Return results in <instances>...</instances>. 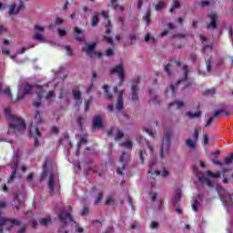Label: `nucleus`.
<instances>
[{"label": "nucleus", "instance_id": "obj_44", "mask_svg": "<svg viewBox=\"0 0 233 233\" xmlns=\"http://www.w3.org/2000/svg\"><path fill=\"white\" fill-rule=\"evenodd\" d=\"M114 197H108L106 200V205H114Z\"/></svg>", "mask_w": 233, "mask_h": 233}, {"label": "nucleus", "instance_id": "obj_34", "mask_svg": "<svg viewBox=\"0 0 233 233\" xmlns=\"http://www.w3.org/2000/svg\"><path fill=\"white\" fill-rule=\"evenodd\" d=\"M186 145L188 148L194 149L196 148V142L190 138L186 140Z\"/></svg>", "mask_w": 233, "mask_h": 233}, {"label": "nucleus", "instance_id": "obj_10", "mask_svg": "<svg viewBox=\"0 0 233 233\" xmlns=\"http://www.w3.org/2000/svg\"><path fill=\"white\" fill-rule=\"evenodd\" d=\"M110 74H116L120 79V85H123V82L125 81V67L123 66V64H119L117 66H115L110 69Z\"/></svg>", "mask_w": 233, "mask_h": 233}, {"label": "nucleus", "instance_id": "obj_31", "mask_svg": "<svg viewBox=\"0 0 233 233\" xmlns=\"http://www.w3.org/2000/svg\"><path fill=\"white\" fill-rule=\"evenodd\" d=\"M99 13H96V15L92 16L91 18V25L92 26H97L99 23Z\"/></svg>", "mask_w": 233, "mask_h": 233}, {"label": "nucleus", "instance_id": "obj_59", "mask_svg": "<svg viewBox=\"0 0 233 233\" xmlns=\"http://www.w3.org/2000/svg\"><path fill=\"white\" fill-rule=\"evenodd\" d=\"M105 40L106 43H109V45H112L114 43V40H112V37L110 36H105Z\"/></svg>", "mask_w": 233, "mask_h": 233}, {"label": "nucleus", "instance_id": "obj_12", "mask_svg": "<svg viewBox=\"0 0 233 233\" xmlns=\"http://www.w3.org/2000/svg\"><path fill=\"white\" fill-rule=\"evenodd\" d=\"M137 85H139V78L135 79L131 86L132 101H137V99H139V96L137 95V92H139V88L137 87Z\"/></svg>", "mask_w": 233, "mask_h": 233}, {"label": "nucleus", "instance_id": "obj_46", "mask_svg": "<svg viewBox=\"0 0 233 233\" xmlns=\"http://www.w3.org/2000/svg\"><path fill=\"white\" fill-rule=\"evenodd\" d=\"M85 145V144H86V137H82L81 138H80V141H79V143L77 144V150H79V145Z\"/></svg>", "mask_w": 233, "mask_h": 233}, {"label": "nucleus", "instance_id": "obj_47", "mask_svg": "<svg viewBox=\"0 0 233 233\" xmlns=\"http://www.w3.org/2000/svg\"><path fill=\"white\" fill-rule=\"evenodd\" d=\"M125 168H126L125 164H122V167H118V168L116 169L117 174H119V176H123V170H125Z\"/></svg>", "mask_w": 233, "mask_h": 233}, {"label": "nucleus", "instance_id": "obj_51", "mask_svg": "<svg viewBox=\"0 0 233 233\" xmlns=\"http://www.w3.org/2000/svg\"><path fill=\"white\" fill-rule=\"evenodd\" d=\"M159 227V223L156 222V221H153L150 223V228H158Z\"/></svg>", "mask_w": 233, "mask_h": 233}, {"label": "nucleus", "instance_id": "obj_2", "mask_svg": "<svg viewBox=\"0 0 233 233\" xmlns=\"http://www.w3.org/2000/svg\"><path fill=\"white\" fill-rule=\"evenodd\" d=\"M48 165H50V161H46L42 173V179H46L47 177V187L51 195L54 196L55 194H59L61 185L59 184V176L55 171L56 166H53V169H48Z\"/></svg>", "mask_w": 233, "mask_h": 233}, {"label": "nucleus", "instance_id": "obj_24", "mask_svg": "<svg viewBox=\"0 0 233 233\" xmlns=\"http://www.w3.org/2000/svg\"><path fill=\"white\" fill-rule=\"evenodd\" d=\"M56 76L60 79H66L68 77V72H66V69L61 68L57 73Z\"/></svg>", "mask_w": 233, "mask_h": 233}, {"label": "nucleus", "instance_id": "obj_11", "mask_svg": "<svg viewBox=\"0 0 233 233\" xmlns=\"http://www.w3.org/2000/svg\"><path fill=\"white\" fill-rule=\"evenodd\" d=\"M222 61L220 59H207L206 60V68L208 74H210L212 70H216L218 66L221 65Z\"/></svg>", "mask_w": 233, "mask_h": 233}, {"label": "nucleus", "instance_id": "obj_42", "mask_svg": "<svg viewBox=\"0 0 233 233\" xmlns=\"http://www.w3.org/2000/svg\"><path fill=\"white\" fill-rule=\"evenodd\" d=\"M146 43H148L149 41H152V43H156V38L151 37L150 34H147L145 36Z\"/></svg>", "mask_w": 233, "mask_h": 233}, {"label": "nucleus", "instance_id": "obj_62", "mask_svg": "<svg viewBox=\"0 0 233 233\" xmlns=\"http://www.w3.org/2000/svg\"><path fill=\"white\" fill-rule=\"evenodd\" d=\"M129 39H131V41H136V39H137V35L136 34H131L129 35Z\"/></svg>", "mask_w": 233, "mask_h": 233}, {"label": "nucleus", "instance_id": "obj_43", "mask_svg": "<svg viewBox=\"0 0 233 233\" xmlns=\"http://www.w3.org/2000/svg\"><path fill=\"white\" fill-rule=\"evenodd\" d=\"M144 132H146V134H148V136H150V137H154V133L152 132L151 128L145 127Z\"/></svg>", "mask_w": 233, "mask_h": 233}, {"label": "nucleus", "instance_id": "obj_16", "mask_svg": "<svg viewBox=\"0 0 233 233\" xmlns=\"http://www.w3.org/2000/svg\"><path fill=\"white\" fill-rule=\"evenodd\" d=\"M181 196H182L181 188L176 189L173 198L171 200L172 207H177V203H179V199H181Z\"/></svg>", "mask_w": 233, "mask_h": 233}, {"label": "nucleus", "instance_id": "obj_21", "mask_svg": "<svg viewBox=\"0 0 233 233\" xmlns=\"http://www.w3.org/2000/svg\"><path fill=\"white\" fill-rule=\"evenodd\" d=\"M73 96L75 101L76 102V105H81L83 103V101L81 100V92H79V90L74 89Z\"/></svg>", "mask_w": 233, "mask_h": 233}, {"label": "nucleus", "instance_id": "obj_9", "mask_svg": "<svg viewBox=\"0 0 233 233\" xmlns=\"http://www.w3.org/2000/svg\"><path fill=\"white\" fill-rule=\"evenodd\" d=\"M59 219L60 221L63 223L61 228L58 230L59 233L63 232V233H68V231H66V229H65V225H66V223H68V221L70 223H76L74 222V218H72V216L70 215V213H67L66 211H65L64 209H62V211L59 213Z\"/></svg>", "mask_w": 233, "mask_h": 233}, {"label": "nucleus", "instance_id": "obj_8", "mask_svg": "<svg viewBox=\"0 0 233 233\" xmlns=\"http://www.w3.org/2000/svg\"><path fill=\"white\" fill-rule=\"evenodd\" d=\"M23 1L21 0H15L12 2L7 6L8 15L9 17H14V15H18V14L21 13V10H23Z\"/></svg>", "mask_w": 233, "mask_h": 233}, {"label": "nucleus", "instance_id": "obj_15", "mask_svg": "<svg viewBox=\"0 0 233 233\" xmlns=\"http://www.w3.org/2000/svg\"><path fill=\"white\" fill-rule=\"evenodd\" d=\"M82 52H85L87 56H94V52H96V43L94 44H87L86 46L82 48Z\"/></svg>", "mask_w": 233, "mask_h": 233}, {"label": "nucleus", "instance_id": "obj_39", "mask_svg": "<svg viewBox=\"0 0 233 233\" xmlns=\"http://www.w3.org/2000/svg\"><path fill=\"white\" fill-rule=\"evenodd\" d=\"M120 145H121V147H124L125 148H132V147H133L132 141H130V140H127Z\"/></svg>", "mask_w": 233, "mask_h": 233}, {"label": "nucleus", "instance_id": "obj_48", "mask_svg": "<svg viewBox=\"0 0 233 233\" xmlns=\"http://www.w3.org/2000/svg\"><path fill=\"white\" fill-rule=\"evenodd\" d=\"M147 147L148 148V150L150 151V154H154V145L150 144V142L147 143Z\"/></svg>", "mask_w": 233, "mask_h": 233}, {"label": "nucleus", "instance_id": "obj_7", "mask_svg": "<svg viewBox=\"0 0 233 233\" xmlns=\"http://www.w3.org/2000/svg\"><path fill=\"white\" fill-rule=\"evenodd\" d=\"M148 174H151V176H161L162 177H168L170 176V173H168V170L164 168L161 172L157 170V160L153 159L149 163V169L147 171Z\"/></svg>", "mask_w": 233, "mask_h": 233}, {"label": "nucleus", "instance_id": "obj_64", "mask_svg": "<svg viewBox=\"0 0 233 233\" xmlns=\"http://www.w3.org/2000/svg\"><path fill=\"white\" fill-rule=\"evenodd\" d=\"M76 232H77V233H82V232H83V228H81V227L76 225Z\"/></svg>", "mask_w": 233, "mask_h": 233}, {"label": "nucleus", "instance_id": "obj_63", "mask_svg": "<svg viewBox=\"0 0 233 233\" xmlns=\"http://www.w3.org/2000/svg\"><path fill=\"white\" fill-rule=\"evenodd\" d=\"M27 181H33L34 180V173H30L27 177H26Z\"/></svg>", "mask_w": 233, "mask_h": 233}, {"label": "nucleus", "instance_id": "obj_6", "mask_svg": "<svg viewBox=\"0 0 233 233\" xmlns=\"http://www.w3.org/2000/svg\"><path fill=\"white\" fill-rule=\"evenodd\" d=\"M172 137V131L170 129H166L164 133L163 141L160 147V157L165 159L167 154L170 150V138Z\"/></svg>", "mask_w": 233, "mask_h": 233}, {"label": "nucleus", "instance_id": "obj_13", "mask_svg": "<svg viewBox=\"0 0 233 233\" xmlns=\"http://www.w3.org/2000/svg\"><path fill=\"white\" fill-rule=\"evenodd\" d=\"M208 17L211 22L208 25V30H215V28H218V19L219 16L215 13H211L208 15Z\"/></svg>", "mask_w": 233, "mask_h": 233}, {"label": "nucleus", "instance_id": "obj_54", "mask_svg": "<svg viewBox=\"0 0 233 233\" xmlns=\"http://www.w3.org/2000/svg\"><path fill=\"white\" fill-rule=\"evenodd\" d=\"M144 152L143 151H139V159H140V161H141V163H142V165H143V163H145V157H144Z\"/></svg>", "mask_w": 233, "mask_h": 233}, {"label": "nucleus", "instance_id": "obj_3", "mask_svg": "<svg viewBox=\"0 0 233 233\" xmlns=\"http://www.w3.org/2000/svg\"><path fill=\"white\" fill-rule=\"evenodd\" d=\"M176 66L177 68H180L181 70H183L184 78L178 80L175 86H170L169 90H170L171 94H174L176 92V88H177V86H179L180 85H185V83H187V78L188 76V66H187V65H185L177 60H169L167 65H166L164 66V71L167 74L168 77L172 76V70H174V68H176Z\"/></svg>", "mask_w": 233, "mask_h": 233}, {"label": "nucleus", "instance_id": "obj_30", "mask_svg": "<svg viewBox=\"0 0 233 233\" xmlns=\"http://www.w3.org/2000/svg\"><path fill=\"white\" fill-rule=\"evenodd\" d=\"M40 225L43 227H48L52 223V218H44L39 220Z\"/></svg>", "mask_w": 233, "mask_h": 233}, {"label": "nucleus", "instance_id": "obj_27", "mask_svg": "<svg viewBox=\"0 0 233 233\" xmlns=\"http://www.w3.org/2000/svg\"><path fill=\"white\" fill-rule=\"evenodd\" d=\"M219 116H221V111H216L214 113V115L211 116L208 120H207L206 127H208L210 125V123H212V121H214V119H216V117H219Z\"/></svg>", "mask_w": 233, "mask_h": 233}, {"label": "nucleus", "instance_id": "obj_1", "mask_svg": "<svg viewBox=\"0 0 233 233\" xmlns=\"http://www.w3.org/2000/svg\"><path fill=\"white\" fill-rule=\"evenodd\" d=\"M32 90L33 92L36 93V96L38 97V100L34 102V106L36 108H39V106H41V99H43V97L46 101H52V99L56 97V94L54 93V91L52 90L46 91V86H36L32 87L30 85L25 84L23 86L19 87L17 99H24L25 96L30 94Z\"/></svg>", "mask_w": 233, "mask_h": 233}, {"label": "nucleus", "instance_id": "obj_58", "mask_svg": "<svg viewBox=\"0 0 233 233\" xmlns=\"http://www.w3.org/2000/svg\"><path fill=\"white\" fill-rule=\"evenodd\" d=\"M35 30H36L37 32H45V27L39 25H36L35 26Z\"/></svg>", "mask_w": 233, "mask_h": 233}, {"label": "nucleus", "instance_id": "obj_37", "mask_svg": "<svg viewBox=\"0 0 233 233\" xmlns=\"http://www.w3.org/2000/svg\"><path fill=\"white\" fill-rule=\"evenodd\" d=\"M103 89L105 91L106 99H112V94L108 92V86H104Z\"/></svg>", "mask_w": 233, "mask_h": 233}, {"label": "nucleus", "instance_id": "obj_18", "mask_svg": "<svg viewBox=\"0 0 233 233\" xmlns=\"http://www.w3.org/2000/svg\"><path fill=\"white\" fill-rule=\"evenodd\" d=\"M116 108V110H123V90L118 93Z\"/></svg>", "mask_w": 233, "mask_h": 233}, {"label": "nucleus", "instance_id": "obj_29", "mask_svg": "<svg viewBox=\"0 0 233 233\" xmlns=\"http://www.w3.org/2000/svg\"><path fill=\"white\" fill-rule=\"evenodd\" d=\"M187 117H189V119H198V117H201V112L200 111H197L195 113L187 112Z\"/></svg>", "mask_w": 233, "mask_h": 233}, {"label": "nucleus", "instance_id": "obj_36", "mask_svg": "<svg viewBox=\"0 0 233 233\" xmlns=\"http://www.w3.org/2000/svg\"><path fill=\"white\" fill-rule=\"evenodd\" d=\"M193 170L199 181H207V177L201 176L199 173H198V167H193Z\"/></svg>", "mask_w": 233, "mask_h": 233}, {"label": "nucleus", "instance_id": "obj_50", "mask_svg": "<svg viewBox=\"0 0 233 233\" xmlns=\"http://www.w3.org/2000/svg\"><path fill=\"white\" fill-rule=\"evenodd\" d=\"M56 81H57V79H55L53 82H49L47 84V88H50V86H52V85L55 86V88H57L58 85L56 84Z\"/></svg>", "mask_w": 233, "mask_h": 233}, {"label": "nucleus", "instance_id": "obj_5", "mask_svg": "<svg viewBox=\"0 0 233 233\" xmlns=\"http://www.w3.org/2000/svg\"><path fill=\"white\" fill-rule=\"evenodd\" d=\"M41 123H43V118H41V114H39V111H36L29 128V132L32 137L35 139V147L39 145V137H41V131H39V128L37 127V125H41Z\"/></svg>", "mask_w": 233, "mask_h": 233}, {"label": "nucleus", "instance_id": "obj_19", "mask_svg": "<svg viewBox=\"0 0 233 233\" xmlns=\"http://www.w3.org/2000/svg\"><path fill=\"white\" fill-rule=\"evenodd\" d=\"M183 106H185V103L181 101H175L168 105V108L172 110H179V108H183Z\"/></svg>", "mask_w": 233, "mask_h": 233}, {"label": "nucleus", "instance_id": "obj_28", "mask_svg": "<svg viewBox=\"0 0 233 233\" xmlns=\"http://www.w3.org/2000/svg\"><path fill=\"white\" fill-rule=\"evenodd\" d=\"M177 8H181V2H179V0H173L171 8L169 9V12L172 13Z\"/></svg>", "mask_w": 233, "mask_h": 233}, {"label": "nucleus", "instance_id": "obj_32", "mask_svg": "<svg viewBox=\"0 0 233 233\" xmlns=\"http://www.w3.org/2000/svg\"><path fill=\"white\" fill-rule=\"evenodd\" d=\"M208 177H213L214 179H218V177H221V173L216 172L213 173L212 171L207 172Z\"/></svg>", "mask_w": 233, "mask_h": 233}, {"label": "nucleus", "instance_id": "obj_14", "mask_svg": "<svg viewBox=\"0 0 233 233\" xmlns=\"http://www.w3.org/2000/svg\"><path fill=\"white\" fill-rule=\"evenodd\" d=\"M14 159H15V163L13 166V175L8 180V183H12V181H14V178L15 177V172H17V168H19V154H15Z\"/></svg>", "mask_w": 233, "mask_h": 233}, {"label": "nucleus", "instance_id": "obj_52", "mask_svg": "<svg viewBox=\"0 0 233 233\" xmlns=\"http://www.w3.org/2000/svg\"><path fill=\"white\" fill-rule=\"evenodd\" d=\"M65 49H66V53H67V56H72V47H70V46H65Z\"/></svg>", "mask_w": 233, "mask_h": 233}, {"label": "nucleus", "instance_id": "obj_56", "mask_svg": "<svg viewBox=\"0 0 233 233\" xmlns=\"http://www.w3.org/2000/svg\"><path fill=\"white\" fill-rule=\"evenodd\" d=\"M114 8L115 10H119L120 12H123L125 10V6L119 5H114Z\"/></svg>", "mask_w": 233, "mask_h": 233}, {"label": "nucleus", "instance_id": "obj_26", "mask_svg": "<svg viewBox=\"0 0 233 233\" xmlns=\"http://www.w3.org/2000/svg\"><path fill=\"white\" fill-rule=\"evenodd\" d=\"M74 32H75V34L77 35H76V41L85 42V35H79V34H81V29H79L78 27H75Z\"/></svg>", "mask_w": 233, "mask_h": 233}, {"label": "nucleus", "instance_id": "obj_33", "mask_svg": "<svg viewBox=\"0 0 233 233\" xmlns=\"http://www.w3.org/2000/svg\"><path fill=\"white\" fill-rule=\"evenodd\" d=\"M149 103H153V105H159V100L157 99V96L152 94V91H150Z\"/></svg>", "mask_w": 233, "mask_h": 233}, {"label": "nucleus", "instance_id": "obj_49", "mask_svg": "<svg viewBox=\"0 0 233 233\" xmlns=\"http://www.w3.org/2000/svg\"><path fill=\"white\" fill-rule=\"evenodd\" d=\"M58 35L60 37H65V35H66V31L65 29H58Z\"/></svg>", "mask_w": 233, "mask_h": 233}, {"label": "nucleus", "instance_id": "obj_41", "mask_svg": "<svg viewBox=\"0 0 233 233\" xmlns=\"http://www.w3.org/2000/svg\"><path fill=\"white\" fill-rule=\"evenodd\" d=\"M112 31V23H110V20H107V25H106V34H110Z\"/></svg>", "mask_w": 233, "mask_h": 233}, {"label": "nucleus", "instance_id": "obj_4", "mask_svg": "<svg viewBox=\"0 0 233 233\" xmlns=\"http://www.w3.org/2000/svg\"><path fill=\"white\" fill-rule=\"evenodd\" d=\"M5 116L9 118V134H12V132H23V130L26 128V124H25V121L23 119L17 116H14L10 114V108H5Z\"/></svg>", "mask_w": 233, "mask_h": 233}, {"label": "nucleus", "instance_id": "obj_35", "mask_svg": "<svg viewBox=\"0 0 233 233\" xmlns=\"http://www.w3.org/2000/svg\"><path fill=\"white\" fill-rule=\"evenodd\" d=\"M116 136H115V139H121L123 137H125V133H123V131H121L119 128L116 129Z\"/></svg>", "mask_w": 233, "mask_h": 233}, {"label": "nucleus", "instance_id": "obj_22", "mask_svg": "<svg viewBox=\"0 0 233 233\" xmlns=\"http://www.w3.org/2000/svg\"><path fill=\"white\" fill-rule=\"evenodd\" d=\"M15 201H18L20 205H23L25 203V190H23L20 193H17L15 197Z\"/></svg>", "mask_w": 233, "mask_h": 233}, {"label": "nucleus", "instance_id": "obj_45", "mask_svg": "<svg viewBox=\"0 0 233 233\" xmlns=\"http://www.w3.org/2000/svg\"><path fill=\"white\" fill-rule=\"evenodd\" d=\"M90 209L88 208H84L81 211V216H88Z\"/></svg>", "mask_w": 233, "mask_h": 233}, {"label": "nucleus", "instance_id": "obj_55", "mask_svg": "<svg viewBox=\"0 0 233 233\" xmlns=\"http://www.w3.org/2000/svg\"><path fill=\"white\" fill-rule=\"evenodd\" d=\"M103 199V195L99 194L95 201L96 205H99L101 203V200Z\"/></svg>", "mask_w": 233, "mask_h": 233}, {"label": "nucleus", "instance_id": "obj_20", "mask_svg": "<svg viewBox=\"0 0 233 233\" xmlns=\"http://www.w3.org/2000/svg\"><path fill=\"white\" fill-rule=\"evenodd\" d=\"M201 202V197H196L192 199V210L194 212H198V207H199V203Z\"/></svg>", "mask_w": 233, "mask_h": 233}, {"label": "nucleus", "instance_id": "obj_40", "mask_svg": "<svg viewBox=\"0 0 233 233\" xmlns=\"http://www.w3.org/2000/svg\"><path fill=\"white\" fill-rule=\"evenodd\" d=\"M232 161H233V154L227 157L224 160V163H225V165H230V163H232Z\"/></svg>", "mask_w": 233, "mask_h": 233}, {"label": "nucleus", "instance_id": "obj_57", "mask_svg": "<svg viewBox=\"0 0 233 233\" xmlns=\"http://www.w3.org/2000/svg\"><path fill=\"white\" fill-rule=\"evenodd\" d=\"M7 30L8 29L5 25H0V35H3Z\"/></svg>", "mask_w": 233, "mask_h": 233}, {"label": "nucleus", "instance_id": "obj_17", "mask_svg": "<svg viewBox=\"0 0 233 233\" xmlns=\"http://www.w3.org/2000/svg\"><path fill=\"white\" fill-rule=\"evenodd\" d=\"M93 128H103V119L99 116H96L93 119Z\"/></svg>", "mask_w": 233, "mask_h": 233}, {"label": "nucleus", "instance_id": "obj_23", "mask_svg": "<svg viewBox=\"0 0 233 233\" xmlns=\"http://www.w3.org/2000/svg\"><path fill=\"white\" fill-rule=\"evenodd\" d=\"M0 94H4L6 97H12V93L10 92V87L6 86L3 89V85L0 83Z\"/></svg>", "mask_w": 233, "mask_h": 233}, {"label": "nucleus", "instance_id": "obj_53", "mask_svg": "<svg viewBox=\"0 0 233 233\" xmlns=\"http://www.w3.org/2000/svg\"><path fill=\"white\" fill-rule=\"evenodd\" d=\"M144 21H146V23H147V25H150V13H147V14L144 16Z\"/></svg>", "mask_w": 233, "mask_h": 233}, {"label": "nucleus", "instance_id": "obj_60", "mask_svg": "<svg viewBox=\"0 0 233 233\" xmlns=\"http://www.w3.org/2000/svg\"><path fill=\"white\" fill-rule=\"evenodd\" d=\"M0 208H6V201L0 200Z\"/></svg>", "mask_w": 233, "mask_h": 233}, {"label": "nucleus", "instance_id": "obj_61", "mask_svg": "<svg viewBox=\"0 0 233 233\" xmlns=\"http://www.w3.org/2000/svg\"><path fill=\"white\" fill-rule=\"evenodd\" d=\"M106 55L107 57H110L111 56H114V51L112 49H107Z\"/></svg>", "mask_w": 233, "mask_h": 233}, {"label": "nucleus", "instance_id": "obj_38", "mask_svg": "<svg viewBox=\"0 0 233 233\" xmlns=\"http://www.w3.org/2000/svg\"><path fill=\"white\" fill-rule=\"evenodd\" d=\"M165 8V4L164 2H158L157 5H155V10L159 12V10H163Z\"/></svg>", "mask_w": 233, "mask_h": 233}, {"label": "nucleus", "instance_id": "obj_25", "mask_svg": "<svg viewBox=\"0 0 233 233\" xmlns=\"http://www.w3.org/2000/svg\"><path fill=\"white\" fill-rule=\"evenodd\" d=\"M33 39L35 41H39L40 43H46V39H45V36L41 33H35L33 35Z\"/></svg>", "mask_w": 233, "mask_h": 233}]
</instances>
